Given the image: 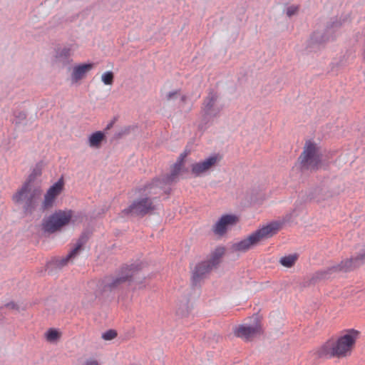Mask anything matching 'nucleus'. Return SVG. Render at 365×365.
Here are the masks:
<instances>
[{
    "instance_id": "20e7f679",
    "label": "nucleus",
    "mask_w": 365,
    "mask_h": 365,
    "mask_svg": "<svg viewBox=\"0 0 365 365\" xmlns=\"http://www.w3.org/2000/svg\"><path fill=\"white\" fill-rule=\"evenodd\" d=\"M42 195L41 185L36 182H25L13 196L16 203H24L26 212H31L38 205Z\"/></svg>"
},
{
    "instance_id": "b1692460",
    "label": "nucleus",
    "mask_w": 365,
    "mask_h": 365,
    "mask_svg": "<svg viewBox=\"0 0 365 365\" xmlns=\"http://www.w3.org/2000/svg\"><path fill=\"white\" fill-rule=\"evenodd\" d=\"M41 175V168L40 166H36L29 176L26 182H35V178Z\"/></svg>"
},
{
    "instance_id": "c85d7f7f",
    "label": "nucleus",
    "mask_w": 365,
    "mask_h": 365,
    "mask_svg": "<svg viewBox=\"0 0 365 365\" xmlns=\"http://www.w3.org/2000/svg\"><path fill=\"white\" fill-rule=\"evenodd\" d=\"M179 94H180V91H175L170 92L169 93H168V95L166 96V99L168 101H170L172 98H173L175 96H178Z\"/></svg>"
},
{
    "instance_id": "423d86ee",
    "label": "nucleus",
    "mask_w": 365,
    "mask_h": 365,
    "mask_svg": "<svg viewBox=\"0 0 365 365\" xmlns=\"http://www.w3.org/2000/svg\"><path fill=\"white\" fill-rule=\"evenodd\" d=\"M362 261L364 259H361V255L354 258L347 259L341 261L339 264L317 272L315 277L317 279H325L330 278L334 274L339 272H349L359 266Z\"/></svg>"
},
{
    "instance_id": "4be33fe9",
    "label": "nucleus",
    "mask_w": 365,
    "mask_h": 365,
    "mask_svg": "<svg viewBox=\"0 0 365 365\" xmlns=\"http://www.w3.org/2000/svg\"><path fill=\"white\" fill-rule=\"evenodd\" d=\"M72 46L59 48L56 51V57L60 60H65L70 57L73 53Z\"/></svg>"
},
{
    "instance_id": "393cba45",
    "label": "nucleus",
    "mask_w": 365,
    "mask_h": 365,
    "mask_svg": "<svg viewBox=\"0 0 365 365\" xmlns=\"http://www.w3.org/2000/svg\"><path fill=\"white\" fill-rule=\"evenodd\" d=\"M116 336L117 332L113 329L108 330L102 334V338L104 340H112L115 339Z\"/></svg>"
},
{
    "instance_id": "2f4dec72",
    "label": "nucleus",
    "mask_w": 365,
    "mask_h": 365,
    "mask_svg": "<svg viewBox=\"0 0 365 365\" xmlns=\"http://www.w3.org/2000/svg\"><path fill=\"white\" fill-rule=\"evenodd\" d=\"M361 259L365 260V252L361 255Z\"/></svg>"
},
{
    "instance_id": "a211bd4d",
    "label": "nucleus",
    "mask_w": 365,
    "mask_h": 365,
    "mask_svg": "<svg viewBox=\"0 0 365 365\" xmlns=\"http://www.w3.org/2000/svg\"><path fill=\"white\" fill-rule=\"evenodd\" d=\"M212 269H213L209 265L208 262L206 261L201 262L195 266L193 270V278L195 279H197L205 274L210 272Z\"/></svg>"
},
{
    "instance_id": "0eeeda50",
    "label": "nucleus",
    "mask_w": 365,
    "mask_h": 365,
    "mask_svg": "<svg viewBox=\"0 0 365 365\" xmlns=\"http://www.w3.org/2000/svg\"><path fill=\"white\" fill-rule=\"evenodd\" d=\"M155 206L148 197H139L135 200L127 208L123 210L125 215L144 216L154 210Z\"/></svg>"
},
{
    "instance_id": "dca6fc26",
    "label": "nucleus",
    "mask_w": 365,
    "mask_h": 365,
    "mask_svg": "<svg viewBox=\"0 0 365 365\" xmlns=\"http://www.w3.org/2000/svg\"><path fill=\"white\" fill-rule=\"evenodd\" d=\"M184 157L185 155H180L178 161L172 167L170 175L163 178V181H165L166 183L170 184L176 180L178 175L180 174L182 168Z\"/></svg>"
},
{
    "instance_id": "aec40b11",
    "label": "nucleus",
    "mask_w": 365,
    "mask_h": 365,
    "mask_svg": "<svg viewBox=\"0 0 365 365\" xmlns=\"http://www.w3.org/2000/svg\"><path fill=\"white\" fill-rule=\"evenodd\" d=\"M298 259L297 254L289 255L280 258L279 263L287 268L292 267Z\"/></svg>"
},
{
    "instance_id": "a878e982",
    "label": "nucleus",
    "mask_w": 365,
    "mask_h": 365,
    "mask_svg": "<svg viewBox=\"0 0 365 365\" xmlns=\"http://www.w3.org/2000/svg\"><path fill=\"white\" fill-rule=\"evenodd\" d=\"M299 8L297 6H291L287 9V15L288 16H292L297 14Z\"/></svg>"
},
{
    "instance_id": "4468645a",
    "label": "nucleus",
    "mask_w": 365,
    "mask_h": 365,
    "mask_svg": "<svg viewBox=\"0 0 365 365\" xmlns=\"http://www.w3.org/2000/svg\"><path fill=\"white\" fill-rule=\"evenodd\" d=\"M93 68V63H82L73 66L71 74L72 83H77L84 78Z\"/></svg>"
},
{
    "instance_id": "5701e85b",
    "label": "nucleus",
    "mask_w": 365,
    "mask_h": 365,
    "mask_svg": "<svg viewBox=\"0 0 365 365\" xmlns=\"http://www.w3.org/2000/svg\"><path fill=\"white\" fill-rule=\"evenodd\" d=\"M114 80V74L112 71H106L101 76V81L105 85L110 86Z\"/></svg>"
},
{
    "instance_id": "9d476101",
    "label": "nucleus",
    "mask_w": 365,
    "mask_h": 365,
    "mask_svg": "<svg viewBox=\"0 0 365 365\" xmlns=\"http://www.w3.org/2000/svg\"><path fill=\"white\" fill-rule=\"evenodd\" d=\"M235 336L240 337L245 341H250L253 337L262 332V327L259 322H257L253 325H239L234 328Z\"/></svg>"
},
{
    "instance_id": "f704fd0d",
    "label": "nucleus",
    "mask_w": 365,
    "mask_h": 365,
    "mask_svg": "<svg viewBox=\"0 0 365 365\" xmlns=\"http://www.w3.org/2000/svg\"><path fill=\"white\" fill-rule=\"evenodd\" d=\"M21 115H22V118H26V115H25V114H24V113H22V114H21Z\"/></svg>"
},
{
    "instance_id": "1a4fd4ad",
    "label": "nucleus",
    "mask_w": 365,
    "mask_h": 365,
    "mask_svg": "<svg viewBox=\"0 0 365 365\" xmlns=\"http://www.w3.org/2000/svg\"><path fill=\"white\" fill-rule=\"evenodd\" d=\"M135 274L133 267L123 268L121 272L114 277H108L105 280L104 290L111 291L118 288L122 284L130 280Z\"/></svg>"
},
{
    "instance_id": "f257e3e1",
    "label": "nucleus",
    "mask_w": 365,
    "mask_h": 365,
    "mask_svg": "<svg viewBox=\"0 0 365 365\" xmlns=\"http://www.w3.org/2000/svg\"><path fill=\"white\" fill-rule=\"evenodd\" d=\"M360 334V331L355 329L341 331L337 335L327 339L319 347V355L328 359H338L349 357L356 347Z\"/></svg>"
},
{
    "instance_id": "7c9ffc66",
    "label": "nucleus",
    "mask_w": 365,
    "mask_h": 365,
    "mask_svg": "<svg viewBox=\"0 0 365 365\" xmlns=\"http://www.w3.org/2000/svg\"><path fill=\"white\" fill-rule=\"evenodd\" d=\"M113 122L110 123L107 125L106 129H107V130L110 129V128L113 126Z\"/></svg>"
},
{
    "instance_id": "6ab92c4d",
    "label": "nucleus",
    "mask_w": 365,
    "mask_h": 365,
    "mask_svg": "<svg viewBox=\"0 0 365 365\" xmlns=\"http://www.w3.org/2000/svg\"><path fill=\"white\" fill-rule=\"evenodd\" d=\"M104 139L105 134L101 131H96L89 136L88 145L91 148H99Z\"/></svg>"
},
{
    "instance_id": "f3484780",
    "label": "nucleus",
    "mask_w": 365,
    "mask_h": 365,
    "mask_svg": "<svg viewBox=\"0 0 365 365\" xmlns=\"http://www.w3.org/2000/svg\"><path fill=\"white\" fill-rule=\"evenodd\" d=\"M225 250L224 247H217L210 255V258L205 260L209 263V265L212 268H216L221 262V259L225 255Z\"/></svg>"
},
{
    "instance_id": "f03ea898",
    "label": "nucleus",
    "mask_w": 365,
    "mask_h": 365,
    "mask_svg": "<svg viewBox=\"0 0 365 365\" xmlns=\"http://www.w3.org/2000/svg\"><path fill=\"white\" fill-rule=\"evenodd\" d=\"M282 224L277 221L272 222L255 232L250 234L246 238L233 245L235 251L246 252L262 241H264L277 233L282 228Z\"/></svg>"
},
{
    "instance_id": "bb28decb",
    "label": "nucleus",
    "mask_w": 365,
    "mask_h": 365,
    "mask_svg": "<svg viewBox=\"0 0 365 365\" xmlns=\"http://www.w3.org/2000/svg\"><path fill=\"white\" fill-rule=\"evenodd\" d=\"M159 184H160V181L159 180H156V181H155V182H153L152 183L151 186L146 187V188L145 189V191L148 190V194L156 193L155 192L150 191V190H152L154 187L158 186Z\"/></svg>"
},
{
    "instance_id": "f8f14e48",
    "label": "nucleus",
    "mask_w": 365,
    "mask_h": 365,
    "mask_svg": "<svg viewBox=\"0 0 365 365\" xmlns=\"http://www.w3.org/2000/svg\"><path fill=\"white\" fill-rule=\"evenodd\" d=\"M239 222V217L235 215H222L212 227L213 232L217 235H223L227 230Z\"/></svg>"
},
{
    "instance_id": "c756f323",
    "label": "nucleus",
    "mask_w": 365,
    "mask_h": 365,
    "mask_svg": "<svg viewBox=\"0 0 365 365\" xmlns=\"http://www.w3.org/2000/svg\"><path fill=\"white\" fill-rule=\"evenodd\" d=\"M6 306L11 309H14L15 307V304L14 303L7 304Z\"/></svg>"
},
{
    "instance_id": "6e6552de",
    "label": "nucleus",
    "mask_w": 365,
    "mask_h": 365,
    "mask_svg": "<svg viewBox=\"0 0 365 365\" xmlns=\"http://www.w3.org/2000/svg\"><path fill=\"white\" fill-rule=\"evenodd\" d=\"M221 158L219 154H214L202 161L192 164L190 166L192 174L195 177L205 175L215 168L221 160Z\"/></svg>"
},
{
    "instance_id": "412c9836",
    "label": "nucleus",
    "mask_w": 365,
    "mask_h": 365,
    "mask_svg": "<svg viewBox=\"0 0 365 365\" xmlns=\"http://www.w3.org/2000/svg\"><path fill=\"white\" fill-rule=\"evenodd\" d=\"M48 342L56 343L61 336V333L56 329H49L44 334Z\"/></svg>"
},
{
    "instance_id": "ddd939ff",
    "label": "nucleus",
    "mask_w": 365,
    "mask_h": 365,
    "mask_svg": "<svg viewBox=\"0 0 365 365\" xmlns=\"http://www.w3.org/2000/svg\"><path fill=\"white\" fill-rule=\"evenodd\" d=\"M86 242L87 237L84 235H81L77 240L74 247L66 257L56 259V266L61 267L66 265L69 262L73 261L83 250V247Z\"/></svg>"
},
{
    "instance_id": "9b49d317",
    "label": "nucleus",
    "mask_w": 365,
    "mask_h": 365,
    "mask_svg": "<svg viewBox=\"0 0 365 365\" xmlns=\"http://www.w3.org/2000/svg\"><path fill=\"white\" fill-rule=\"evenodd\" d=\"M64 182L63 178L59 179L56 183L49 187L44 195L42 202V209L43 210L51 207L53 205L56 198L63 190Z\"/></svg>"
},
{
    "instance_id": "7ed1b4c3",
    "label": "nucleus",
    "mask_w": 365,
    "mask_h": 365,
    "mask_svg": "<svg viewBox=\"0 0 365 365\" xmlns=\"http://www.w3.org/2000/svg\"><path fill=\"white\" fill-rule=\"evenodd\" d=\"M298 160L301 168L306 170L316 171L324 165L322 148L311 140L305 142Z\"/></svg>"
},
{
    "instance_id": "72a5a7b5",
    "label": "nucleus",
    "mask_w": 365,
    "mask_h": 365,
    "mask_svg": "<svg viewBox=\"0 0 365 365\" xmlns=\"http://www.w3.org/2000/svg\"><path fill=\"white\" fill-rule=\"evenodd\" d=\"M182 101H185V96H182Z\"/></svg>"
},
{
    "instance_id": "2eb2a0df",
    "label": "nucleus",
    "mask_w": 365,
    "mask_h": 365,
    "mask_svg": "<svg viewBox=\"0 0 365 365\" xmlns=\"http://www.w3.org/2000/svg\"><path fill=\"white\" fill-rule=\"evenodd\" d=\"M217 98L218 96L214 92H210L206 97L203 103V109L206 114L216 115L220 111V108L214 109Z\"/></svg>"
},
{
    "instance_id": "473e14b6",
    "label": "nucleus",
    "mask_w": 365,
    "mask_h": 365,
    "mask_svg": "<svg viewBox=\"0 0 365 365\" xmlns=\"http://www.w3.org/2000/svg\"><path fill=\"white\" fill-rule=\"evenodd\" d=\"M178 314L183 317L184 314L181 312L180 309L178 310Z\"/></svg>"
},
{
    "instance_id": "39448f33",
    "label": "nucleus",
    "mask_w": 365,
    "mask_h": 365,
    "mask_svg": "<svg viewBox=\"0 0 365 365\" xmlns=\"http://www.w3.org/2000/svg\"><path fill=\"white\" fill-rule=\"evenodd\" d=\"M73 216V212L71 210L56 211L45 220L43 229L50 233L58 231L71 222Z\"/></svg>"
},
{
    "instance_id": "cd10ccee",
    "label": "nucleus",
    "mask_w": 365,
    "mask_h": 365,
    "mask_svg": "<svg viewBox=\"0 0 365 365\" xmlns=\"http://www.w3.org/2000/svg\"><path fill=\"white\" fill-rule=\"evenodd\" d=\"M82 365H99L98 361L94 359H87Z\"/></svg>"
}]
</instances>
